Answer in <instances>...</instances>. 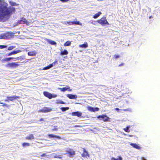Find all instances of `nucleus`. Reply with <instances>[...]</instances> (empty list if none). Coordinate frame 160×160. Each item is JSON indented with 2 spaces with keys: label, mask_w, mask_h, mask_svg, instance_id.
<instances>
[{
  "label": "nucleus",
  "mask_w": 160,
  "mask_h": 160,
  "mask_svg": "<svg viewBox=\"0 0 160 160\" xmlns=\"http://www.w3.org/2000/svg\"><path fill=\"white\" fill-rule=\"evenodd\" d=\"M3 0H0V22H4L9 19L15 11V8L10 6Z\"/></svg>",
  "instance_id": "nucleus-1"
},
{
  "label": "nucleus",
  "mask_w": 160,
  "mask_h": 160,
  "mask_svg": "<svg viewBox=\"0 0 160 160\" xmlns=\"http://www.w3.org/2000/svg\"><path fill=\"white\" fill-rule=\"evenodd\" d=\"M44 95L49 99H51L52 98H55L57 96L56 94H52L48 92L44 91L43 92Z\"/></svg>",
  "instance_id": "nucleus-2"
},
{
  "label": "nucleus",
  "mask_w": 160,
  "mask_h": 160,
  "mask_svg": "<svg viewBox=\"0 0 160 160\" xmlns=\"http://www.w3.org/2000/svg\"><path fill=\"white\" fill-rule=\"evenodd\" d=\"M18 63V62H12L11 63H9L6 65V66L12 68H16L20 65Z\"/></svg>",
  "instance_id": "nucleus-3"
},
{
  "label": "nucleus",
  "mask_w": 160,
  "mask_h": 160,
  "mask_svg": "<svg viewBox=\"0 0 160 160\" xmlns=\"http://www.w3.org/2000/svg\"><path fill=\"white\" fill-rule=\"evenodd\" d=\"M97 118L102 120L104 122L110 121L109 118L105 114L99 115L97 117Z\"/></svg>",
  "instance_id": "nucleus-4"
},
{
  "label": "nucleus",
  "mask_w": 160,
  "mask_h": 160,
  "mask_svg": "<svg viewBox=\"0 0 160 160\" xmlns=\"http://www.w3.org/2000/svg\"><path fill=\"white\" fill-rule=\"evenodd\" d=\"M12 33L10 32H7L4 34L2 36V38L5 39H9L13 37Z\"/></svg>",
  "instance_id": "nucleus-5"
},
{
  "label": "nucleus",
  "mask_w": 160,
  "mask_h": 160,
  "mask_svg": "<svg viewBox=\"0 0 160 160\" xmlns=\"http://www.w3.org/2000/svg\"><path fill=\"white\" fill-rule=\"evenodd\" d=\"M97 22L101 25H103L105 24L109 25V23L107 21L106 18L103 17L100 20H98Z\"/></svg>",
  "instance_id": "nucleus-6"
},
{
  "label": "nucleus",
  "mask_w": 160,
  "mask_h": 160,
  "mask_svg": "<svg viewBox=\"0 0 160 160\" xmlns=\"http://www.w3.org/2000/svg\"><path fill=\"white\" fill-rule=\"evenodd\" d=\"M21 24H25L27 25L30 24L29 22L25 18L23 17L21 18L20 20L17 22V25Z\"/></svg>",
  "instance_id": "nucleus-7"
},
{
  "label": "nucleus",
  "mask_w": 160,
  "mask_h": 160,
  "mask_svg": "<svg viewBox=\"0 0 160 160\" xmlns=\"http://www.w3.org/2000/svg\"><path fill=\"white\" fill-rule=\"evenodd\" d=\"M67 154L69 155V156L70 158H72L74 155L75 154V151H74L73 149L68 148L66 150Z\"/></svg>",
  "instance_id": "nucleus-8"
},
{
  "label": "nucleus",
  "mask_w": 160,
  "mask_h": 160,
  "mask_svg": "<svg viewBox=\"0 0 160 160\" xmlns=\"http://www.w3.org/2000/svg\"><path fill=\"white\" fill-rule=\"evenodd\" d=\"M7 99L5 100V102H9V101H12L14 100L19 98L20 97L16 96H7Z\"/></svg>",
  "instance_id": "nucleus-9"
},
{
  "label": "nucleus",
  "mask_w": 160,
  "mask_h": 160,
  "mask_svg": "<svg viewBox=\"0 0 160 160\" xmlns=\"http://www.w3.org/2000/svg\"><path fill=\"white\" fill-rule=\"evenodd\" d=\"M58 63V61L57 60H55L54 62H53L51 64L48 65V66L44 67L43 68L42 70H46L47 69H48L52 67L53 66L55 65L56 63Z\"/></svg>",
  "instance_id": "nucleus-10"
},
{
  "label": "nucleus",
  "mask_w": 160,
  "mask_h": 160,
  "mask_svg": "<svg viewBox=\"0 0 160 160\" xmlns=\"http://www.w3.org/2000/svg\"><path fill=\"white\" fill-rule=\"evenodd\" d=\"M82 113L80 112L77 111L76 112H73L71 113V115L72 116H76L78 118L81 117Z\"/></svg>",
  "instance_id": "nucleus-11"
},
{
  "label": "nucleus",
  "mask_w": 160,
  "mask_h": 160,
  "mask_svg": "<svg viewBox=\"0 0 160 160\" xmlns=\"http://www.w3.org/2000/svg\"><path fill=\"white\" fill-rule=\"evenodd\" d=\"M83 152L81 154L83 158L87 157H89L90 155L88 152L84 148H83Z\"/></svg>",
  "instance_id": "nucleus-12"
},
{
  "label": "nucleus",
  "mask_w": 160,
  "mask_h": 160,
  "mask_svg": "<svg viewBox=\"0 0 160 160\" xmlns=\"http://www.w3.org/2000/svg\"><path fill=\"white\" fill-rule=\"evenodd\" d=\"M52 109L50 108L45 107L43 109L40 110H39V112L43 113H45L49 112Z\"/></svg>",
  "instance_id": "nucleus-13"
},
{
  "label": "nucleus",
  "mask_w": 160,
  "mask_h": 160,
  "mask_svg": "<svg viewBox=\"0 0 160 160\" xmlns=\"http://www.w3.org/2000/svg\"><path fill=\"white\" fill-rule=\"evenodd\" d=\"M130 145L133 148H136L138 150H140L141 149V147L136 143H131L130 144Z\"/></svg>",
  "instance_id": "nucleus-14"
},
{
  "label": "nucleus",
  "mask_w": 160,
  "mask_h": 160,
  "mask_svg": "<svg viewBox=\"0 0 160 160\" xmlns=\"http://www.w3.org/2000/svg\"><path fill=\"white\" fill-rule=\"evenodd\" d=\"M67 97L70 99H76L77 97L76 95L68 94L67 95Z\"/></svg>",
  "instance_id": "nucleus-15"
},
{
  "label": "nucleus",
  "mask_w": 160,
  "mask_h": 160,
  "mask_svg": "<svg viewBox=\"0 0 160 160\" xmlns=\"http://www.w3.org/2000/svg\"><path fill=\"white\" fill-rule=\"evenodd\" d=\"M48 135L49 138H56L58 139H61V138L60 136L57 135H54L52 134H49Z\"/></svg>",
  "instance_id": "nucleus-16"
},
{
  "label": "nucleus",
  "mask_w": 160,
  "mask_h": 160,
  "mask_svg": "<svg viewBox=\"0 0 160 160\" xmlns=\"http://www.w3.org/2000/svg\"><path fill=\"white\" fill-rule=\"evenodd\" d=\"M28 55L30 56H35L36 54V52L34 51H30L28 52Z\"/></svg>",
  "instance_id": "nucleus-17"
},
{
  "label": "nucleus",
  "mask_w": 160,
  "mask_h": 160,
  "mask_svg": "<svg viewBox=\"0 0 160 160\" xmlns=\"http://www.w3.org/2000/svg\"><path fill=\"white\" fill-rule=\"evenodd\" d=\"M88 47V44L87 42H86L80 45H79V47L81 48H85Z\"/></svg>",
  "instance_id": "nucleus-18"
},
{
  "label": "nucleus",
  "mask_w": 160,
  "mask_h": 160,
  "mask_svg": "<svg viewBox=\"0 0 160 160\" xmlns=\"http://www.w3.org/2000/svg\"><path fill=\"white\" fill-rule=\"evenodd\" d=\"M48 42L50 44L52 45H55L57 44L56 42L54 41L50 40H48Z\"/></svg>",
  "instance_id": "nucleus-19"
},
{
  "label": "nucleus",
  "mask_w": 160,
  "mask_h": 160,
  "mask_svg": "<svg viewBox=\"0 0 160 160\" xmlns=\"http://www.w3.org/2000/svg\"><path fill=\"white\" fill-rule=\"evenodd\" d=\"M68 54V52L66 49H64L63 51L61 52L60 54L61 55H66Z\"/></svg>",
  "instance_id": "nucleus-20"
},
{
  "label": "nucleus",
  "mask_w": 160,
  "mask_h": 160,
  "mask_svg": "<svg viewBox=\"0 0 160 160\" xmlns=\"http://www.w3.org/2000/svg\"><path fill=\"white\" fill-rule=\"evenodd\" d=\"M56 103L58 104H65L66 103L65 102H64L62 100H59V99L57 100H56Z\"/></svg>",
  "instance_id": "nucleus-21"
},
{
  "label": "nucleus",
  "mask_w": 160,
  "mask_h": 160,
  "mask_svg": "<svg viewBox=\"0 0 160 160\" xmlns=\"http://www.w3.org/2000/svg\"><path fill=\"white\" fill-rule=\"evenodd\" d=\"M25 138L28 140H31L34 138V137L33 134H30L28 136L26 137Z\"/></svg>",
  "instance_id": "nucleus-22"
},
{
  "label": "nucleus",
  "mask_w": 160,
  "mask_h": 160,
  "mask_svg": "<svg viewBox=\"0 0 160 160\" xmlns=\"http://www.w3.org/2000/svg\"><path fill=\"white\" fill-rule=\"evenodd\" d=\"M102 14L101 12H98V13L95 14L93 16V18H98Z\"/></svg>",
  "instance_id": "nucleus-23"
},
{
  "label": "nucleus",
  "mask_w": 160,
  "mask_h": 160,
  "mask_svg": "<svg viewBox=\"0 0 160 160\" xmlns=\"http://www.w3.org/2000/svg\"><path fill=\"white\" fill-rule=\"evenodd\" d=\"M111 160H122V158L121 156H119L117 158H115L112 157L111 158Z\"/></svg>",
  "instance_id": "nucleus-24"
},
{
  "label": "nucleus",
  "mask_w": 160,
  "mask_h": 160,
  "mask_svg": "<svg viewBox=\"0 0 160 160\" xmlns=\"http://www.w3.org/2000/svg\"><path fill=\"white\" fill-rule=\"evenodd\" d=\"M22 146L23 147H28L30 146V144L28 142H23L22 143Z\"/></svg>",
  "instance_id": "nucleus-25"
},
{
  "label": "nucleus",
  "mask_w": 160,
  "mask_h": 160,
  "mask_svg": "<svg viewBox=\"0 0 160 160\" xmlns=\"http://www.w3.org/2000/svg\"><path fill=\"white\" fill-rule=\"evenodd\" d=\"M14 58H13L12 57L8 58L3 59V61L4 62H8L10 61L12 59Z\"/></svg>",
  "instance_id": "nucleus-26"
},
{
  "label": "nucleus",
  "mask_w": 160,
  "mask_h": 160,
  "mask_svg": "<svg viewBox=\"0 0 160 160\" xmlns=\"http://www.w3.org/2000/svg\"><path fill=\"white\" fill-rule=\"evenodd\" d=\"M71 44V42L70 41H67L66 42H65L64 44V46H69Z\"/></svg>",
  "instance_id": "nucleus-27"
},
{
  "label": "nucleus",
  "mask_w": 160,
  "mask_h": 160,
  "mask_svg": "<svg viewBox=\"0 0 160 160\" xmlns=\"http://www.w3.org/2000/svg\"><path fill=\"white\" fill-rule=\"evenodd\" d=\"M69 108L68 107H62L60 108L62 112H65L67 110L69 109Z\"/></svg>",
  "instance_id": "nucleus-28"
},
{
  "label": "nucleus",
  "mask_w": 160,
  "mask_h": 160,
  "mask_svg": "<svg viewBox=\"0 0 160 160\" xmlns=\"http://www.w3.org/2000/svg\"><path fill=\"white\" fill-rule=\"evenodd\" d=\"M130 128V126H127L126 128H124L123 129L124 131L127 132H129L130 131V130L129 129Z\"/></svg>",
  "instance_id": "nucleus-29"
},
{
  "label": "nucleus",
  "mask_w": 160,
  "mask_h": 160,
  "mask_svg": "<svg viewBox=\"0 0 160 160\" xmlns=\"http://www.w3.org/2000/svg\"><path fill=\"white\" fill-rule=\"evenodd\" d=\"M87 108L88 110L91 112H94V108L92 107L91 106H88Z\"/></svg>",
  "instance_id": "nucleus-30"
},
{
  "label": "nucleus",
  "mask_w": 160,
  "mask_h": 160,
  "mask_svg": "<svg viewBox=\"0 0 160 160\" xmlns=\"http://www.w3.org/2000/svg\"><path fill=\"white\" fill-rule=\"evenodd\" d=\"M22 51L21 50H14L12 51L13 53V54H16L17 53L21 52Z\"/></svg>",
  "instance_id": "nucleus-31"
},
{
  "label": "nucleus",
  "mask_w": 160,
  "mask_h": 160,
  "mask_svg": "<svg viewBox=\"0 0 160 160\" xmlns=\"http://www.w3.org/2000/svg\"><path fill=\"white\" fill-rule=\"evenodd\" d=\"M9 3H10V4L12 6L17 5V4H16V3L15 2H14L12 1H10L9 2Z\"/></svg>",
  "instance_id": "nucleus-32"
},
{
  "label": "nucleus",
  "mask_w": 160,
  "mask_h": 160,
  "mask_svg": "<svg viewBox=\"0 0 160 160\" xmlns=\"http://www.w3.org/2000/svg\"><path fill=\"white\" fill-rule=\"evenodd\" d=\"M80 25V22L79 21H73V25Z\"/></svg>",
  "instance_id": "nucleus-33"
},
{
  "label": "nucleus",
  "mask_w": 160,
  "mask_h": 160,
  "mask_svg": "<svg viewBox=\"0 0 160 160\" xmlns=\"http://www.w3.org/2000/svg\"><path fill=\"white\" fill-rule=\"evenodd\" d=\"M60 90L62 92H65L67 90L66 87L63 88H59Z\"/></svg>",
  "instance_id": "nucleus-34"
},
{
  "label": "nucleus",
  "mask_w": 160,
  "mask_h": 160,
  "mask_svg": "<svg viewBox=\"0 0 160 160\" xmlns=\"http://www.w3.org/2000/svg\"><path fill=\"white\" fill-rule=\"evenodd\" d=\"M120 57V56L119 55H115L113 56V58H115L116 60Z\"/></svg>",
  "instance_id": "nucleus-35"
},
{
  "label": "nucleus",
  "mask_w": 160,
  "mask_h": 160,
  "mask_svg": "<svg viewBox=\"0 0 160 160\" xmlns=\"http://www.w3.org/2000/svg\"><path fill=\"white\" fill-rule=\"evenodd\" d=\"M7 47L6 45H0V48L3 49L7 48Z\"/></svg>",
  "instance_id": "nucleus-36"
},
{
  "label": "nucleus",
  "mask_w": 160,
  "mask_h": 160,
  "mask_svg": "<svg viewBox=\"0 0 160 160\" xmlns=\"http://www.w3.org/2000/svg\"><path fill=\"white\" fill-rule=\"evenodd\" d=\"M15 47L13 46H10L8 48V50H12L13 48H14Z\"/></svg>",
  "instance_id": "nucleus-37"
},
{
  "label": "nucleus",
  "mask_w": 160,
  "mask_h": 160,
  "mask_svg": "<svg viewBox=\"0 0 160 160\" xmlns=\"http://www.w3.org/2000/svg\"><path fill=\"white\" fill-rule=\"evenodd\" d=\"M66 89L67 90H68V91H71L72 90V89H71L70 87L69 86H68L66 87Z\"/></svg>",
  "instance_id": "nucleus-38"
},
{
  "label": "nucleus",
  "mask_w": 160,
  "mask_h": 160,
  "mask_svg": "<svg viewBox=\"0 0 160 160\" xmlns=\"http://www.w3.org/2000/svg\"><path fill=\"white\" fill-rule=\"evenodd\" d=\"M94 112L99 110V108H94Z\"/></svg>",
  "instance_id": "nucleus-39"
},
{
  "label": "nucleus",
  "mask_w": 160,
  "mask_h": 160,
  "mask_svg": "<svg viewBox=\"0 0 160 160\" xmlns=\"http://www.w3.org/2000/svg\"><path fill=\"white\" fill-rule=\"evenodd\" d=\"M2 106L4 107H8L9 106L6 103H4L3 104Z\"/></svg>",
  "instance_id": "nucleus-40"
},
{
  "label": "nucleus",
  "mask_w": 160,
  "mask_h": 160,
  "mask_svg": "<svg viewBox=\"0 0 160 160\" xmlns=\"http://www.w3.org/2000/svg\"><path fill=\"white\" fill-rule=\"evenodd\" d=\"M58 130V128L54 126V128L52 129V131H57Z\"/></svg>",
  "instance_id": "nucleus-41"
},
{
  "label": "nucleus",
  "mask_w": 160,
  "mask_h": 160,
  "mask_svg": "<svg viewBox=\"0 0 160 160\" xmlns=\"http://www.w3.org/2000/svg\"><path fill=\"white\" fill-rule=\"evenodd\" d=\"M69 0H60V1L63 2H68V1H69Z\"/></svg>",
  "instance_id": "nucleus-42"
},
{
  "label": "nucleus",
  "mask_w": 160,
  "mask_h": 160,
  "mask_svg": "<svg viewBox=\"0 0 160 160\" xmlns=\"http://www.w3.org/2000/svg\"><path fill=\"white\" fill-rule=\"evenodd\" d=\"M13 52H12H12H11L10 53H8L7 55V56H10V55H13Z\"/></svg>",
  "instance_id": "nucleus-43"
},
{
  "label": "nucleus",
  "mask_w": 160,
  "mask_h": 160,
  "mask_svg": "<svg viewBox=\"0 0 160 160\" xmlns=\"http://www.w3.org/2000/svg\"><path fill=\"white\" fill-rule=\"evenodd\" d=\"M67 22L69 25H73V21L68 22Z\"/></svg>",
  "instance_id": "nucleus-44"
},
{
  "label": "nucleus",
  "mask_w": 160,
  "mask_h": 160,
  "mask_svg": "<svg viewBox=\"0 0 160 160\" xmlns=\"http://www.w3.org/2000/svg\"><path fill=\"white\" fill-rule=\"evenodd\" d=\"M124 65V63L123 62H122L121 64H119L118 66L119 67H121V66H123Z\"/></svg>",
  "instance_id": "nucleus-45"
},
{
  "label": "nucleus",
  "mask_w": 160,
  "mask_h": 160,
  "mask_svg": "<svg viewBox=\"0 0 160 160\" xmlns=\"http://www.w3.org/2000/svg\"><path fill=\"white\" fill-rule=\"evenodd\" d=\"M46 156V154L45 153H43L41 155V156L42 157H44Z\"/></svg>",
  "instance_id": "nucleus-46"
},
{
  "label": "nucleus",
  "mask_w": 160,
  "mask_h": 160,
  "mask_svg": "<svg viewBox=\"0 0 160 160\" xmlns=\"http://www.w3.org/2000/svg\"><path fill=\"white\" fill-rule=\"evenodd\" d=\"M44 121V119L43 118H41L39 120V121Z\"/></svg>",
  "instance_id": "nucleus-47"
},
{
  "label": "nucleus",
  "mask_w": 160,
  "mask_h": 160,
  "mask_svg": "<svg viewBox=\"0 0 160 160\" xmlns=\"http://www.w3.org/2000/svg\"><path fill=\"white\" fill-rule=\"evenodd\" d=\"M115 109L118 111L120 110V109L118 108H115Z\"/></svg>",
  "instance_id": "nucleus-48"
},
{
  "label": "nucleus",
  "mask_w": 160,
  "mask_h": 160,
  "mask_svg": "<svg viewBox=\"0 0 160 160\" xmlns=\"http://www.w3.org/2000/svg\"><path fill=\"white\" fill-rule=\"evenodd\" d=\"M122 111H128V109H123V110H121Z\"/></svg>",
  "instance_id": "nucleus-49"
},
{
  "label": "nucleus",
  "mask_w": 160,
  "mask_h": 160,
  "mask_svg": "<svg viewBox=\"0 0 160 160\" xmlns=\"http://www.w3.org/2000/svg\"><path fill=\"white\" fill-rule=\"evenodd\" d=\"M152 18V16H151L149 17V18Z\"/></svg>",
  "instance_id": "nucleus-50"
},
{
  "label": "nucleus",
  "mask_w": 160,
  "mask_h": 160,
  "mask_svg": "<svg viewBox=\"0 0 160 160\" xmlns=\"http://www.w3.org/2000/svg\"><path fill=\"white\" fill-rule=\"evenodd\" d=\"M129 137H132V135H129Z\"/></svg>",
  "instance_id": "nucleus-51"
}]
</instances>
